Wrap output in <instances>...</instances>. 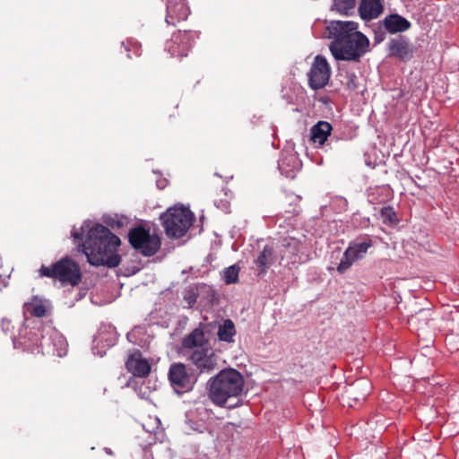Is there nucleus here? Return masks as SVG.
Returning a JSON list of instances; mask_svg holds the SVG:
<instances>
[{"label": "nucleus", "mask_w": 459, "mask_h": 459, "mask_svg": "<svg viewBox=\"0 0 459 459\" xmlns=\"http://www.w3.org/2000/svg\"><path fill=\"white\" fill-rule=\"evenodd\" d=\"M415 319V316H412L410 319H409V323L411 324L413 322V320Z\"/></svg>", "instance_id": "38"}, {"label": "nucleus", "mask_w": 459, "mask_h": 459, "mask_svg": "<svg viewBox=\"0 0 459 459\" xmlns=\"http://www.w3.org/2000/svg\"><path fill=\"white\" fill-rule=\"evenodd\" d=\"M144 459H153L152 458V455L149 453V451L145 450L144 451Z\"/></svg>", "instance_id": "33"}, {"label": "nucleus", "mask_w": 459, "mask_h": 459, "mask_svg": "<svg viewBox=\"0 0 459 459\" xmlns=\"http://www.w3.org/2000/svg\"><path fill=\"white\" fill-rule=\"evenodd\" d=\"M52 309L51 302L40 296H32L23 304V314L26 324H28L27 316L43 317L48 316Z\"/></svg>", "instance_id": "11"}, {"label": "nucleus", "mask_w": 459, "mask_h": 459, "mask_svg": "<svg viewBox=\"0 0 459 459\" xmlns=\"http://www.w3.org/2000/svg\"><path fill=\"white\" fill-rule=\"evenodd\" d=\"M93 352L100 357H102L105 353V351H96V347L93 348Z\"/></svg>", "instance_id": "34"}, {"label": "nucleus", "mask_w": 459, "mask_h": 459, "mask_svg": "<svg viewBox=\"0 0 459 459\" xmlns=\"http://www.w3.org/2000/svg\"><path fill=\"white\" fill-rule=\"evenodd\" d=\"M190 11L184 0H169L167 5L166 22L174 25L177 22L185 21Z\"/></svg>", "instance_id": "14"}, {"label": "nucleus", "mask_w": 459, "mask_h": 459, "mask_svg": "<svg viewBox=\"0 0 459 459\" xmlns=\"http://www.w3.org/2000/svg\"><path fill=\"white\" fill-rule=\"evenodd\" d=\"M371 246L372 241L370 239H367L362 242L351 243L337 265L338 273H345L356 261L364 258Z\"/></svg>", "instance_id": "9"}, {"label": "nucleus", "mask_w": 459, "mask_h": 459, "mask_svg": "<svg viewBox=\"0 0 459 459\" xmlns=\"http://www.w3.org/2000/svg\"><path fill=\"white\" fill-rule=\"evenodd\" d=\"M160 424V421L158 418L150 417L148 421L143 424V427L147 432H152L159 428Z\"/></svg>", "instance_id": "30"}, {"label": "nucleus", "mask_w": 459, "mask_h": 459, "mask_svg": "<svg viewBox=\"0 0 459 459\" xmlns=\"http://www.w3.org/2000/svg\"><path fill=\"white\" fill-rule=\"evenodd\" d=\"M105 223L112 229H120L126 223V219L118 215H108L104 217Z\"/></svg>", "instance_id": "26"}, {"label": "nucleus", "mask_w": 459, "mask_h": 459, "mask_svg": "<svg viewBox=\"0 0 459 459\" xmlns=\"http://www.w3.org/2000/svg\"><path fill=\"white\" fill-rule=\"evenodd\" d=\"M13 345L57 357L66 355L68 349L65 338L55 327L50 325L39 326V323L30 329L28 325H24L13 337Z\"/></svg>", "instance_id": "3"}, {"label": "nucleus", "mask_w": 459, "mask_h": 459, "mask_svg": "<svg viewBox=\"0 0 459 459\" xmlns=\"http://www.w3.org/2000/svg\"><path fill=\"white\" fill-rule=\"evenodd\" d=\"M169 378L178 393L183 389H189L191 386V377L187 374L185 365L181 363L173 364L170 367Z\"/></svg>", "instance_id": "12"}, {"label": "nucleus", "mask_w": 459, "mask_h": 459, "mask_svg": "<svg viewBox=\"0 0 459 459\" xmlns=\"http://www.w3.org/2000/svg\"><path fill=\"white\" fill-rule=\"evenodd\" d=\"M158 187L159 188H164L165 187V182L164 181H160L158 182Z\"/></svg>", "instance_id": "36"}, {"label": "nucleus", "mask_w": 459, "mask_h": 459, "mask_svg": "<svg viewBox=\"0 0 459 459\" xmlns=\"http://www.w3.org/2000/svg\"><path fill=\"white\" fill-rule=\"evenodd\" d=\"M371 385L368 380H360L349 391L355 402L364 400L369 394Z\"/></svg>", "instance_id": "22"}, {"label": "nucleus", "mask_w": 459, "mask_h": 459, "mask_svg": "<svg viewBox=\"0 0 459 459\" xmlns=\"http://www.w3.org/2000/svg\"><path fill=\"white\" fill-rule=\"evenodd\" d=\"M189 358L200 372H211L217 366V356L210 348L196 349L191 351Z\"/></svg>", "instance_id": "10"}, {"label": "nucleus", "mask_w": 459, "mask_h": 459, "mask_svg": "<svg viewBox=\"0 0 459 459\" xmlns=\"http://www.w3.org/2000/svg\"><path fill=\"white\" fill-rule=\"evenodd\" d=\"M300 167V160L293 152L285 153L278 162L281 173L289 178H294Z\"/></svg>", "instance_id": "16"}, {"label": "nucleus", "mask_w": 459, "mask_h": 459, "mask_svg": "<svg viewBox=\"0 0 459 459\" xmlns=\"http://www.w3.org/2000/svg\"><path fill=\"white\" fill-rule=\"evenodd\" d=\"M197 294L193 288L186 290L184 293V301L186 303L187 307H192L196 302Z\"/></svg>", "instance_id": "29"}, {"label": "nucleus", "mask_w": 459, "mask_h": 459, "mask_svg": "<svg viewBox=\"0 0 459 459\" xmlns=\"http://www.w3.org/2000/svg\"><path fill=\"white\" fill-rule=\"evenodd\" d=\"M385 28L391 33L402 32L409 29L410 22L398 14H391L384 20Z\"/></svg>", "instance_id": "20"}, {"label": "nucleus", "mask_w": 459, "mask_h": 459, "mask_svg": "<svg viewBox=\"0 0 459 459\" xmlns=\"http://www.w3.org/2000/svg\"><path fill=\"white\" fill-rule=\"evenodd\" d=\"M128 238L132 247L146 256L154 255L160 246V241L157 235L151 234L141 227L130 230Z\"/></svg>", "instance_id": "7"}, {"label": "nucleus", "mask_w": 459, "mask_h": 459, "mask_svg": "<svg viewBox=\"0 0 459 459\" xmlns=\"http://www.w3.org/2000/svg\"><path fill=\"white\" fill-rule=\"evenodd\" d=\"M328 38L333 40L329 49L336 60L359 61L367 53L368 39L358 31V24L350 21H332L326 27Z\"/></svg>", "instance_id": "2"}, {"label": "nucleus", "mask_w": 459, "mask_h": 459, "mask_svg": "<svg viewBox=\"0 0 459 459\" xmlns=\"http://www.w3.org/2000/svg\"><path fill=\"white\" fill-rule=\"evenodd\" d=\"M106 341H107V343L104 345V347H110V346L114 345L115 339H111L109 341L106 340Z\"/></svg>", "instance_id": "32"}, {"label": "nucleus", "mask_w": 459, "mask_h": 459, "mask_svg": "<svg viewBox=\"0 0 459 459\" xmlns=\"http://www.w3.org/2000/svg\"><path fill=\"white\" fill-rule=\"evenodd\" d=\"M331 68L326 59L322 56H316L307 74L309 86L313 90L325 87L329 82Z\"/></svg>", "instance_id": "8"}, {"label": "nucleus", "mask_w": 459, "mask_h": 459, "mask_svg": "<svg viewBox=\"0 0 459 459\" xmlns=\"http://www.w3.org/2000/svg\"><path fill=\"white\" fill-rule=\"evenodd\" d=\"M126 366L129 372L139 377L148 376L151 371V365L149 361L143 358L142 354L138 351L134 352L129 356Z\"/></svg>", "instance_id": "15"}, {"label": "nucleus", "mask_w": 459, "mask_h": 459, "mask_svg": "<svg viewBox=\"0 0 459 459\" xmlns=\"http://www.w3.org/2000/svg\"><path fill=\"white\" fill-rule=\"evenodd\" d=\"M244 378L233 368L221 371L210 381L209 396L219 406L235 407L238 403L230 402L237 399L243 392Z\"/></svg>", "instance_id": "4"}, {"label": "nucleus", "mask_w": 459, "mask_h": 459, "mask_svg": "<svg viewBox=\"0 0 459 459\" xmlns=\"http://www.w3.org/2000/svg\"><path fill=\"white\" fill-rule=\"evenodd\" d=\"M192 41L193 35L190 32L178 31L173 36L171 42L167 46V49L172 56H184L187 55Z\"/></svg>", "instance_id": "13"}, {"label": "nucleus", "mask_w": 459, "mask_h": 459, "mask_svg": "<svg viewBox=\"0 0 459 459\" xmlns=\"http://www.w3.org/2000/svg\"><path fill=\"white\" fill-rule=\"evenodd\" d=\"M217 334L221 341L228 342H233V337L236 334L234 323L230 319L224 320L220 325Z\"/></svg>", "instance_id": "23"}, {"label": "nucleus", "mask_w": 459, "mask_h": 459, "mask_svg": "<svg viewBox=\"0 0 459 459\" xmlns=\"http://www.w3.org/2000/svg\"><path fill=\"white\" fill-rule=\"evenodd\" d=\"M183 347L194 350L209 348L202 330L195 329L189 335L183 340Z\"/></svg>", "instance_id": "19"}, {"label": "nucleus", "mask_w": 459, "mask_h": 459, "mask_svg": "<svg viewBox=\"0 0 459 459\" xmlns=\"http://www.w3.org/2000/svg\"><path fill=\"white\" fill-rule=\"evenodd\" d=\"M332 126L326 121H319L311 128L310 139L314 143L323 145L332 132Z\"/></svg>", "instance_id": "18"}, {"label": "nucleus", "mask_w": 459, "mask_h": 459, "mask_svg": "<svg viewBox=\"0 0 459 459\" xmlns=\"http://www.w3.org/2000/svg\"><path fill=\"white\" fill-rule=\"evenodd\" d=\"M355 5L356 0H333V9L341 14L349 15Z\"/></svg>", "instance_id": "25"}, {"label": "nucleus", "mask_w": 459, "mask_h": 459, "mask_svg": "<svg viewBox=\"0 0 459 459\" xmlns=\"http://www.w3.org/2000/svg\"><path fill=\"white\" fill-rule=\"evenodd\" d=\"M39 272L41 276L56 279L64 285L75 286L82 279L79 265L68 257L61 259L51 267L43 265Z\"/></svg>", "instance_id": "6"}, {"label": "nucleus", "mask_w": 459, "mask_h": 459, "mask_svg": "<svg viewBox=\"0 0 459 459\" xmlns=\"http://www.w3.org/2000/svg\"><path fill=\"white\" fill-rule=\"evenodd\" d=\"M383 6L381 0H361L359 13L364 20H372L382 13Z\"/></svg>", "instance_id": "17"}, {"label": "nucleus", "mask_w": 459, "mask_h": 459, "mask_svg": "<svg viewBox=\"0 0 459 459\" xmlns=\"http://www.w3.org/2000/svg\"><path fill=\"white\" fill-rule=\"evenodd\" d=\"M10 322L8 320H5L4 319L3 320V329L5 331L6 330V325H9Z\"/></svg>", "instance_id": "35"}, {"label": "nucleus", "mask_w": 459, "mask_h": 459, "mask_svg": "<svg viewBox=\"0 0 459 459\" xmlns=\"http://www.w3.org/2000/svg\"><path fill=\"white\" fill-rule=\"evenodd\" d=\"M273 261L274 256L273 247L270 246H265L263 251L255 260V264L257 266L258 274L264 273L267 271V269L273 264Z\"/></svg>", "instance_id": "21"}, {"label": "nucleus", "mask_w": 459, "mask_h": 459, "mask_svg": "<svg viewBox=\"0 0 459 459\" xmlns=\"http://www.w3.org/2000/svg\"><path fill=\"white\" fill-rule=\"evenodd\" d=\"M71 235L79 248L92 265L116 267L120 263L117 254L120 238L100 223L85 221L79 227H74Z\"/></svg>", "instance_id": "1"}, {"label": "nucleus", "mask_w": 459, "mask_h": 459, "mask_svg": "<svg viewBox=\"0 0 459 459\" xmlns=\"http://www.w3.org/2000/svg\"><path fill=\"white\" fill-rule=\"evenodd\" d=\"M168 236L175 238L183 237L194 221L193 212L186 207L176 205L160 216Z\"/></svg>", "instance_id": "5"}, {"label": "nucleus", "mask_w": 459, "mask_h": 459, "mask_svg": "<svg viewBox=\"0 0 459 459\" xmlns=\"http://www.w3.org/2000/svg\"><path fill=\"white\" fill-rule=\"evenodd\" d=\"M381 218L385 223L392 225L396 222V215L390 207H385L381 210Z\"/></svg>", "instance_id": "28"}, {"label": "nucleus", "mask_w": 459, "mask_h": 459, "mask_svg": "<svg viewBox=\"0 0 459 459\" xmlns=\"http://www.w3.org/2000/svg\"><path fill=\"white\" fill-rule=\"evenodd\" d=\"M104 340V333L101 332L99 335L94 339V342L99 345Z\"/></svg>", "instance_id": "31"}, {"label": "nucleus", "mask_w": 459, "mask_h": 459, "mask_svg": "<svg viewBox=\"0 0 459 459\" xmlns=\"http://www.w3.org/2000/svg\"><path fill=\"white\" fill-rule=\"evenodd\" d=\"M239 268L237 265H231L224 270L223 278L227 284L236 283L238 279Z\"/></svg>", "instance_id": "27"}, {"label": "nucleus", "mask_w": 459, "mask_h": 459, "mask_svg": "<svg viewBox=\"0 0 459 459\" xmlns=\"http://www.w3.org/2000/svg\"><path fill=\"white\" fill-rule=\"evenodd\" d=\"M389 49L392 56L400 58H405L408 54L407 44L403 39H394L389 44Z\"/></svg>", "instance_id": "24"}, {"label": "nucleus", "mask_w": 459, "mask_h": 459, "mask_svg": "<svg viewBox=\"0 0 459 459\" xmlns=\"http://www.w3.org/2000/svg\"><path fill=\"white\" fill-rule=\"evenodd\" d=\"M428 313H429V311H428V310H425V309H422V310H420V314H424V315H426V314H428Z\"/></svg>", "instance_id": "37"}, {"label": "nucleus", "mask_w": 459, "mask_h": 459, "mask_svg": "<svg viewBox=\"0 0 459 459\" xmlns=\"http://www.w3.org/2000/svg\"><path fill=\"white\" fill-rule=\"evenodd\" d=\"M351 83L353 84L352 81H351V83H349V88H351Z\"/></svg>", "instance_id": "39"}]
</instances>
